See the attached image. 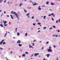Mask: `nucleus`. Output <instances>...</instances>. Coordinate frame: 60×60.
Masks as SVG:
<instances>
[{"mask_svg": "<svg viewBox=\"0 0 60 60\" xmlns=\"http://www.w3.org/2000/svg\"><path fill=\"white\" fill-rule=\"evenodd\" d=\"M41 8V6H39L38 8V10H41V8Z\"/></svg>", "mask_w": 60, "mask_h": 60, "instance_id": "obj_8", "label": "nucleus"}, {"mask_svg": "<svg viewBox=\"0 0 60 60\" xmlns=\"http://www.w3.org/2000/svg\"><path fill=\"white\" fill-rule=\"evenodd\" d=\"M0 25L1 26V27H3V25H2V24H0Z\"/></svg>", "mask_w": 60, "mask_h": 60, "instance_id": "obj_18", "label": "nucleus"}, {"mask_svg": "<svg viewBox=\"0 0 60 60\" xmlns=\"http://www.w3.org/2000/svg\"><path fill=\"white\" fill-rule=\"evenodd\" d=\"M4 41V40H2V41H1V42H3V41Z\"/></svg>", "mask_w": 60, "mask_h": 60, "instance_id": "obj_39", "label": "nucleus"}, {"mask_svg": "<svg viewBox=\"0 0 60 60\" xmlns=\"http://www.w3.org/2000/svg\"><path fill=\"white\" fill-rule=\"evenodd\" d=\"M7 25H7V24H4V26H7Z\"/></svg>", "mask_w": 60, "mask_h": 60, "instance_id": "obj_25", "label": "nucleus"}, {"mask_svg": "<svg viewBox=\"0 0 60 60\" xmlns=\"http://www.w3.org/2000/svg\"><path fill=\"white\" fill-rule=\"evenodd\" d=\"M18 45L19 47H21L22 46V45L21 44H18Z\"/></svg>", "mask_w": 60, "mask_h": 60, "instance_id": "obj_10", "label": "nucleus"}, {"mask_svg": "<svg viewBox=\"0 0 60 60\" xmlns=\"http://www.w3.org/2000/svg\"><path fill=\"white\" fill-rule=\"evenodd\" d=\"M52 29V27H51L50 28H49V29L50 30H51Z\"/></svg>", "mask_w": 60, "mask_h": 60, "instance_id": "obj_32", "label": "nucleus"}, {"mask_svg": "<svg viewBox=\"0 0 60 60\" xmlns=\"http://www.w3.org/2000/svg\"><path fill=\"white\" fill-rule=\"evenodd\" d=\"M39 21L38 20V19H37L36 20V22H38Z\"/></svg>", "mask_w": 60, "mask_h": 60, "instance_id": "obj_43", "label": "nucleus"}, {"mask_svg": "<svg viewBox=\"0 0 60 60\" xmlns=\"http://www.w3.org/2000/svg\"><path fill=\"white\" fill-rule=\"evenodd\" d=\"M2 1H4V0H0V3H2Z\"/></svg>", "mask_w": 60, "mask_h": 60, "instance_id": "obj_27", "label": "nucleus"}, {"mask_svg": "<svg viewBox=\"0 0 60 60\" xmlns=\"http://www.w3.org/2000/svg\"><path fill=\"white\" fill-rule=\"evenodd\" d=\"M39 53H35L34 55V56H37V55H39Z\"/></svg>", "mask_w": 60, "mask_h": 60, "instance_id": "obj_3", "label": "nucleus"}, {"mask_svg": "<svg viewBox=\"0 0 60 60\" xmlns=\"http://www.w3.org/2000/svg\"><path fill=\"white\" fill-rule=\"evenodd\" d=\"M32 46H34V44L33 43Z\"/></svg>", "mask_w": 60, "mask_h": 60, "instance_id": "obj_47", "label": "nucleus"}, {"mask_svg": "<svg viewBox=\"0 0 60 60\" xmlns=\"http://www.w3.org/2000/svg\"><path fill=\"white\" fill-rule=\"evenodd\" d=\"M12 52H10V53L11 54H12Z\"/></svg>", "mask_w": 60, "mask_h": 60, "instance_id": "obj_59", "label": "nucleus"}, {"mask_svg": "<svg viewBox=\"0 0 60 60\" xmlns=\"http://www.w3.org/2000/svg\"><path fill=\"white\" fill-rule=\"evenodd\" d=\"M49 43V42L48 41H47L46 43V44H48Z\"/></svg>", "mask_w": 60, "mask_h": 60, "instance_id": "obj_29", "label": "nucleus"}, {"mask_svg": "<svg viewBox=\"0 0 60 60\" xmlns=\"http://www.w3.org/2000/svg\"><path fill=\"white\" fill-rule=\"evenodd\" d=\"M46 28V27H43V29H45Z\"/></svg>", "mask_w": 60, "mask_h": 60, "instance_id": "obj_26", "label": "nucleus"}, {"mask_svg": "<svg viewBox=\"0 0 60 60\" xmlns=\"http://www.w3.org/2000/svg\"><path fill=\"white\" fill-rule=\"evenodd\" d=\"M7 33H6L4 35V37H6V36L7 35Z\"/></svg>", "mask_w": 60, "mask_h": 60, "instance_id": "obj_21", "label": "nucleus"}, {"mask_svg": "<svg viewBox=\"0 0 60 60\" xmlns=\"http://www.w3.org/2000/svg\"><path fill=\"white\" fill-rule=\"evenodd\" d=\"M53 36L54 37V36H56V35H55V34L53 35Z\"/></svg>", "mask_w": 60, "mask_h": 60, "instance_id": "obj_56", "label": "nucleus"}, {"mask_svg": "<svg viewBox=\"0 0 60 60\" xmlns=\"http://www.w3.org/2000/svg\"><path fill=\"white\" fill-rule=\"evenodd\" d=\"M5 13H6V12H5V11H4V14H5Z\"/></svg>", "mask_w": 60, "mask_h": 60, "instance_id": "obj_54", "label": "nucleus"}, {"mask_svg": "<svg viewBox=\"0 0 60 60\" xmlns=\"http://www.w3.org/2000/svg\"><path fill=\"white\" fill-rule=\"evenodd\" d=\"M27 33H26L25 35V36H27Z\"/></svg>", "mask_w": 60, "mask_h": 60, "instance_id": "obj_22", "label": "nucleus"}, {"mask_svg": "<svg viewBox=\"0 0 60 60\" xmlns=\"http://www.w3.org/2000/svg\"><path fill=\"white\" fill-rule=\"evenodd\" d=\"M33 26H35V23H33Z\"/></svg>", "mask_w": 60, "mask_h": 60, "instance_id": "obj_37", "label": "nucleus"}, {"mask_svg": "<svg viewBox=\"0 0 60 60\" xmlns=\"http://www.w3.org/2000/svg\"><path fill=\"white\" fill-rule=\"evenodd\" d=\"M39 42L40 43H41V41H40Z\"/></svg>", "mask_w": 60, "mask_h": 60, "instance_id": "obj_63", "label": "nucleus"}, {"mask_svg": "<svg viewBox=\"0 0 60 60\" xmlns=\"http://www.w3.org/2000/svg\"><path fill=\"white\" fill-rule=\"evenodd\" d=\"M38 4L36 3H35L34 4H33V6H34V5H37Z\"/></svg>", "mask_w": 60, "mask_h": 60, "instance_id": "obj_9", "label": "nucleus"}, {"mask_svg": "<svg viewBox=\"0 0 60 60\" xmlns=\"http://www.w3.org/2000/svg\"><path fill=\"white\" fill-rule=\"evenodd\" d=\"M26 16H27V18L28 19H29L30 18V16H29V13H28L26 14Z\"/></svg>", "mask_w": 60, "mask_h": 60, "instance_id": "obj_2", "label": "nucleus"}, {"mask_svg": "<svg viewBox=\"0 0 60 60\" xmlns=\"http://www.w3.org/2000/svg\"><path fill=\"white\" fill-rule=\"evenodd\" d=\"M49 49H51V47H49Z\"/></svg>", "mask_w": 60, "mask_h": 60, "instance_id": "obj_36", "label": "nucleus"}, {"mask_svg": "<svg viewBox=\"0 0 60 60\" xmlns=\"http://www.w3.org/2000/svg\"><path fill=\"white\" fill-rule=\"evenodd\" d=\"M52 21H54V19L52 18Z\"/></svg>", "mask_w": 60, "mask_h": 60, "instance_id": "obj_52", "label": "nucleus"}, {"mask_svg": "<svg viewBox=\"0 0 60 60\" xmlns=\"http://www.w3.org/2000/svg\"><path fill=\"white\" fill-rule=\"evenodd\" d=\"M10 16L11 17L12 19H14L13 18V17H12V16L11 15H10Z\"/></svg>", "mask_w": 60, "mask_h": 60, "instance_id": "obj_11", "label": "nucleus"}, {"mask_svg": "<svg viewBox=\"0 0 60 60\" xmlns=\"http://www.w3.org/2000/svg\"><path fill=\"white\" fill-rule=\"evenodd\" d=\"M43 60H45V58H44V59Z\"/></svg>", "mask_w": 60, "mask_h": 60, "instance_id": "obj_64", "label": "nucleus"}, {"mask_svg": "<svg viewBox=\"0 0 60 60\" xmlns=\"http://www.w3.org/2000/svg\"><path fill=\"white\" fill-rule=\"evenodd\" d=\"M7 17H9V15H7Z\"/></svg>", "mask_w": 60, "mask_h": 60, "instance_id": "obj_42", "label": "nucleus"}, {"mask_svg": "<svg viewBox=\"0 0 60 60\" xmlns=\"http://www.w3.org/2000/svg\"><path fill=\"white\" fill-rule=\"evenodd\" d=\"M49 2L47 1V2L46 3V4H47V5H49Z\"/></svg>", "mask_w": 60, "mask_h": 60, "instance_id": "obj_15", "label": "nucleus"}, {"mask_svg": "<svg viewBox=\"0 0 60 60\" xmlns=\"http://www.w3.org/2000/svg\"><path fill=\"white\" fill-rule=\"evenodd\" d=\"M46 18V16H44V17L43 18H44V19H45V18Z\"/></svg>", "mask_w": 60, "mask_h": 60, "instance_id": "obj_28", "label": "nucleus"}, {"mask_svg": "<svg viewBox=\"0 0 60 60\" xmlns=\"http://www.w3.org/2000/svg\"><path fill=\"white\" fill-rule=\"evenodd\" d=\"M59 32H60V30H59L58 31V33H59Z\"/></svg>", "mask_w": 60, "mask_h": 60, "instance_id": "obj_60", "label": "nucleus"}, {"mask_svg": "<svg viewBox=\"0 0 60 60\" xmlns=\"http://www.w3.org/2000/svg\"><path fill=\"white\" fill-rule=\"evenodd\" d=\"M58 60V58H57V60Z\"/></svg>", "mask_w": 60, "mask_h": 60, "instance_id": "obj_62", "label": "nucleus"}, {"mask_svg": "<svg viewBox=\"0 0 60 60\" xmlns=\"http://www.w3.org/2000/svg\"><path fill=\"white\" fill-rule=\"evenodd\" d=\"M17 36H19L20 35V34L18 32L17 33Z\"/></svg>", "mask_w": 60, "mask_h": 60, "instance_id": "obj_17", "label": "nucleus"}, {"mask_svg": "<svg viewBox=\"0 0 60 60\" xmlns=\"http://www.w3.org/2000/svg\"><path fill=\"white\" fill-rule=\"evenodd\" d=\"M48 52H52V50L50 49H49L48 50Z\"/></svg>", "mask_w": 60, "mask_h": 60, "instance_id": "obj_6", "label": "nucleus"}, {"mask_svg": "<svg viewBox=\"0 0 60 60\" xmlns=\"http://www.w3.org/2000/svg\"><path fill=\"white\" fill-rule=\"evenodd\" d=\"M51 15H52V16L54 15V13H52L51 14Z\"/></svg>", "mask_w": 60, "mask_h": 60, "instance_id": "obj_35", "label": "nucleus"}, {"mask_svg": "<svg viewBox=\"0 0 60 60\" xmlns=\"http://www.w3.org/2000/svg\"><path fill=\"white\" fill-rule=\"evenodd\" d=\"M0 49L1 50H3V48H2L1 47H0Z\"/></svg>", "mask_w": 60, "mask_h": 60, "instance_id": "obj_45", "label": "nucleus"}, {"mask_svg": "<svg viewBox=\"0 0 60 60\" xmlns=\"http://www.w3.org/2000/svg\"><path fill=\"white\" fill-rule=\"evenodd\" d=\"M53 47H54V48H56V46H55V45H54L53 46Z\"/></svg>", "mask_w": 60, "mask_h": 60, "instance_id": "obj_44", "label": "nucleus"}, {"mask_svg": "<svg viewBox=\"0 0 60 60\" xmlns=\"http://www.w3.org/2000/svg\"><path fill=\"white\" fill-rule=\"evenodd\" d=\"M58 20H57L56 21V23H58Z\"/></svg>", "mask_w": 60, "mask_h": 60, "instance_id": "obj_49", "label": "nucleus"}, {"mask_svg": "<svg viewBox=\"0 0 60 60\" xmlns=\"http://www.w3.org/2000/svg\"><path fill=\"white\" fill-rule=\"evenodd\" d=\"M34 16H32V17L31 19H34Z\"/></svg>", "mask_w": 60, "mask_h": 60, "instance_id": "obj_38", "label": "nucleus"}, {"mask_svg": "<svg viewBox=\"0 0 60 60\" xmlns=\"http://www.w3.org/2000/svg\"><path fill=\"white\" fill-rule=\"evenodd\" d=\"M41 32V30H39V31H38V33H39V32Z\"/></svg>", "mask_w": 60, "mask_h": 60, "instance_id": "obj_46", "label": "nucleus"}, {"mask_svg": "<svg viewBox=\"0 0 60 60\" xmlns=\"http://www.w3.org/2000/svg\"><path fill=\"white\" fill-rule=\"evenodd\" d=\"M5 43H5V42H3V45H4V44H5Z\"/></svg>", "mask_w": 60, "mask_h": 60, "instance_id": "obj_30", "label": "nucleus"}, {"mask_svg": "<svg viewBox=\"0 0 60 60\" xmlns=\"http://www.w3.org/2000/svg\"><path fill=\"white\" fill-rule=\"evenodd\" d=\"M16 12H15L13 13V14H15L17 18H19V16H18V15L16 13Z\"/></svg>", "mask_w": 60, "mask_h": 60, "instance_id": "obj_1", "label": "nucleus"}, {"mask_svg": "<svg viewBox=\"0 0 60 60\" xmlns=\"http://www.w3.org/2000/svg\"><path fill=\"white\" fill-rule=\"evenodd\" d=\"M44 49V47H42V49Z\"/></svg>", "mask_w": 60, "mask_h": 60, "instance_id": "obj_55", "label": "nucleus"}, {"mask_svg": "<svg viewBox=\"0 0 60 60\" xmlns=\"http://www.w3.org/2000/svg\"><path fill=\"white\" fill-rule=\"evenodd\" d=\"M6 0H5L4 1V3H5V2H6Z\"/></svg>", "mask_w": 60, "mask_h": 60, "instance_id": "obj_40", "label": "nucleus"}, {"mask_svg": "<svg viewBox=\"0 0 60 60\" xmlns=\"http://www.w3.org/2000/svg\"><path fill=\"white\" fill-rule=\"evenodd\" d=\"M4 24H6V23H7V21H5L4 22Z\"/></svg>", "mask_w": 60, "mask_h": 60, "instance_id": "obj_12", "label": "nucleus"}, {"mask_svg": "<svg viewBox=\"0 0 60 60\" xmlns=\"http://www.w3.org/2000/svg\"><path fill=\"white\" fill-rule=\"evenodd\" d=\"M21 43V41L20 40H18L17 42V43Z\"/></svg>", "mask_w": 60, "mask_h": 60, "instance_id": "obj_4", "label": "nucleus"}, {"mask_svg": "<svg viewBox=\"0 0 60 60\" xmlns=\"http://www.w3.org/2000/svg\"><path fill=\"white\" fill-rule=\"evenodd\" d=\"M25 54H28V52H25Z\"/></svg>", "mask_w": 60, "mask_h": 60, "instance_id": "obj_31", "label": "nucleus"}, {"mask_svg": "<svg viewBox=\"0 0 60 60\" xmlns=\"http://www.w3.org/2000/svg\"><path fill=\"white\" fill-rule=\"evenodd\" d=\"M32 48V49H34V47H33L32 46H31V45H29V48Z\"/></svg>", "mask_w": 60, "mask_h": 60, "instance_id": "obj_7", "label": "nucleus"}, {"mask_svg": "<svg viewBox=\"0 0 60 60\" xmlns=\"http://www.w3.org/2000/svg\"><path fill=\"white\" fill-rule=\"evenodd\" d=\"M6 59H7V60H9L7 58V57H6Z\"/></svg>", "mask_w": 60, "mask_h": 60, "instance_id": "obj_51", "label": "nucleus"}, {"mask_svg": "<svg viewBox=\"0 0 60 60\" xmlns=\"http://www.w3.org/2000/svg\"><path fill=\"white\" fill-rule=\"evenodd\" d=\"M46 55V56H47V57H49V56H50V54H47Z\"/></svg>", "mask_w": 60, "mask_h": 60, "instance_id": "obj_5", "label": "nucleus"}, {"mask_svg": "<svg viewBox=\"0 0 60 60\" xmlns=\"http://www.w3.org/2000/svg\"><path fill=\"white\" fill-rule=\"evenodd\" d=\"M55 36H56V37H58L57 35H56Z\"/></svg>", "mask_w": 60, "mask_h": 60, "instance_id": "obj_61", "label": "nucleus"}, {"mask_svg": "<svg viewBox=\"0 0 60 60\" xmlns=\"http://www.w3.org/2000/svg\"><path fill=\"white\" fill-rule=\"evenodd\" d=\"M41 23H37V24H38V25H40V24H41Z\"/></svg>", "mask_w": 60, "mask_h": 60, "instance_id": "obj_34", "label": "nucleus"}, {"mask_svg": "<svg viewBox=\"0 0 60 60\" xmlns=\"http://www.w3.org/2000/svg\"><path fill=\"white\" fill-rule=\"evenodd\" d=\"M3 14L2 13H1V16H3Z\"/></svg>", "mask_w": 60, "mask_h": 60, "instance_id": "obj_48", "label": "nucleus"}, {"mask_svg": "<svg viewBox=\"0 0 60 60\" xmlns=\"http://www.w3.org/2000/svg\"><path fill=\"white\" fill-rule=\"evenodd\" d=\"M11 14H13V11H11Z\"/></svg>", "mask_w": 60, "mask_h": 60, "instance_id": "obj_23", "label": "nucleus"}, {"mask_svg": "<svg viewBox=\"0 0 60 60\" xmlns=\"http://www.w3.org/2000/svg\"><path fill=\"white\" fill-rule=\"evenodd\" d=\"M17 28H16V30H15V32H17Z\"/></svg>", "mask_w": 60, "mask_h": 60, "instance_id": "obj_33", "label": "nucleus"}, {"mask_svg": "<svg viewBox=\"0 0 60 60\" xmlns=\"http://www.w3.org/2000/svg\"><path fill=\"white\" fill-rule=\"evenodd\" d=\"M58 21H59V22H60V19L58 20Z\"/></svg>", "mask_w": 60, "mask_h": 60, "instance_id": "obj_41", "label": "nucleus"}, {"mask_svg": "<svg viewBox=\"0 0 60 60\" xmlns=\"http://www.w3.org/2000/svg\"><path fill=\"white\" fill-rule=\"evenodd\" d=\"M19 5V7H20L21 6V5H22V4L21 3V4H20Z\"/></svg>", "mask_w": 60, "mask_h": 60, "instance_id": "obj_19", "label": "nucleus"}, {"mask_svg": "<svg viewBox=\"0 0 60 60\" xmlns=\"http://www.w3.org/2000/svg\"><path fill=\"white\" fill-rule=\"evenodd\" d=\"M55 3H51V5H55Z\"/></svg>", "mask_w": 60, "mask_h": 60, "instance_id": "obj_13", "label": "nucleus"}, {"mask_svg": "<svg viewBox=\"0 0 60 60\" xmlns=\"http://www.w3.org/2000/svg\"><path fill=\"white\" fill-rule=\"evenodd\" d=\"M25 56H26L25 54H23L22 55V56H24V57H25Z\"/></svg>", "mask_w": 60, "mask_h": 60, "instance_id": "obj_14", "label": "nucleus"}, {"mask_svg": "<svg viewBox=\"0 0 60 60\" xmlns=\"http://www.w3.org/2000/svg\"><path fill=\"white\" fill-rule=\"evenodd\" d=\"M24 11L25 12V13H26V12H27V11H26V10L25 9H24Z\"/></svg>", "mask_w": 60, "mask_h": 60, "instance_id": "obj_16", "label": "nucleus"}, {"mask_svg": "<svg viewBox=\"0 0 60 60\" xmlns=\"http://www.w3.org/2000/svg\"><path fill=\"white\" fill-rule=\"evenodd\" d=\"M48 15L49 16H51V15L49 14Z\"/></svg>", "mask_w": 60, "mask_h": 60, "instance_id": "obj_50", "label": "nucleus"}, {"mask_svg": "<svg viewBox=\"0 0 60 60\" xmlns=\"http://www.w3.org/2000/svg\"><path fill=\"white\" fill-rule=\"evenodd\" d=\"M53 28H56V26H55L53 25Z\"/></svg>", "mask_w": 60, "mask_h": 60, "instance_id": "obj_24", "label": "nucleus"}, {"mask_svg": "<svg viewBox=\"0 0 60 60\" xmlns=\"http://www.w3.org/2000/svg\"><path fill=\"white\" fill-rule=\"evenodd\" d=\"M13 39H15V37H13Z\"/></svg>", "mask_w": 60, "mask_h": 60, "instance_id": "obj_58", "label": "nucleus"}, {"mask_svg": "<svg viewBox=\"0 0 60 60\" xmlns=\"http://www.w3.org/2000/svg\"><path fill=\"white\" fill-rule=\"evenodd\" d=\"M2 10H0V12H1V11H2Z\"/></svg>", "mask_w": 60, "mask_h": 60, "instance_id": "obj_57", "label": "nucleus"}, {"mask_svg": "<svg viewBox=\"0 0 60 60\" xmlns=\"http://www.w3.org/2000/svg\"><path fill=\"white\" fill-rule=\"evenodd\" d=\"M49 10H50V11H52V10L51 9H49Z\"/></svg>", "mask_w": 60, "mask_h": 60, "instance_id": "obj_53", "label": "nucleus"}, {"mask_svg": "<svg viewBox=\"0 0 60 60\" xmlns=\"http://www.w3.org/2000/svg\"><path fill=\"white\" fill-rule=\"evenodd\" d=\"M3 42H2V41H1L0 42V45H2V44L3 43Z\"/></svg>", "mask_w": 60, "mask_h": 60, "instance_id": "obj_20", "label": "nucleus"}]
</instances>
